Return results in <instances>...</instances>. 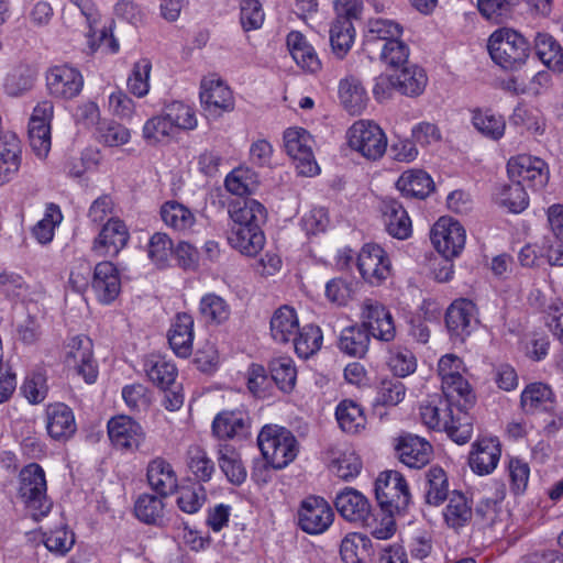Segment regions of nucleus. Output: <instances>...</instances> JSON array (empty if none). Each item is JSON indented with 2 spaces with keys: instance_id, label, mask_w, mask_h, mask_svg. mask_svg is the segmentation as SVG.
I'll use <instances>...</instances> for the list:
<instances>
[{
  "instance_id": "f257e3e1",
  "label": "nucleus",
  "mask_w": 563,
  "mask_h": 563,
  "mask_svg": "<svg viewBox=\"0 0 563 563\" xmlns=\"http://www.w3.org/2000/svg\"><path fill=\"white\" fill-rule=\"evenodd\" d=\"M257 444L265 461L276 470L291 463L298 453L295 435L284 427L266 424L257 437Z\"/></svg>"
},
{
  "instance_id": "f03ea898",
  "label": "nucleus",
  "mask_w": 563,
  "mask_h": 563,
  "mask_svg": "<svg viewBox=\"0 0 563 563\" xmlns=\"http://www.w3.org/2000/svg\"><path fill=\"white\" fill-rule=\"evenodd\" d=\"M20 496L34 520H40L49 514L53 504L47 497L45 471L41 465L31 463L21 470Z\"/></svg>"
},
{
  "instance_id": "7ed1b4c3",
  "label": "nucleus",
  "mask_w": 563,
  "mask_h": 563,
  "mask_svg": "<svg viewBox=\"0 0 563 563\" xmlns=\"http://www.w3.org/2000/svg\"><path fill=\"white\" fill-rule=\"evenodd\" d=\"M487 48L492 59L505 69L521 67L530 52L527 40L511 29L495 31L488 40Z\"/></svg>"
},
{
  "instance_id": "20e7f679",
  "label": "nucleus",
  "mask_w": 563,
  "mask_h": 563,
  "mask_svg": "<svg viewBox=\"0 0 563 563\" xmlns=\"http://www.w3.org/2000/svg\"><path fill=\"white\" fill-rule=\"evenodd\" d=\"M424 426L434 431H445L457 444L466 443L473 432L471 418L464 413L455 419L446 400H440L439 405L424 406Z\"/></svg>"
},
{
  "instance_id": "39448f33",
  "label": "nucleus",
  "mask_w": 563,
  "mask_h": 563,
  "mask_svg": "<svg viewBox=\"0 0 563 563\" xmlns=\"http://www.w3.org/2000/svg\"><path fill=\"white\" fill-rule=\"evenodd\" d=\"M347 144L369 161L379 159L386 152L387 137L383 129L373 121L358 120L346 132Z\"/></svg>"
},
{
  "instance_id": "423d86ee",
  "label": "nucleus",
  "mask_w": 563,
  "mask_h": 563,
  "mask_svg": "<svg viewBox=\"0 0 563 563\" xmlns=\"http://www.w3.org/2000/svg\"><path fill=\"white\" fill-rule=\"evenodd\" d=\"M375 495L382 510L401 512L410 503L404 476L397 471L382 472L375 482Z\"/></svg>"
},
{
  "instance_id": "0eeeda50",
  "label": "nucleus",
  "mask_w": 563,
  "mask_h": 563,
  "mask_svg": "<svg viewBox=\"0 0 563 563\" xmlns=\"http://www.w3.org/2000/svg\"><path fill=\"white\" fill-rule=\"evenodd\" d=\"M312 145V136L302 128H288L284 132L285 151L295 161L300 175L314 176L319 174L320 168L314 159Z\"/></svg>"
},
{
  "instance_id": "6e6552de",
  "label": "nucleus",
  "mask_w": 563,
  "mask_h": 563,
  "mask_svg": "<svg viewBox=\"0 0 563 563\" xmlns=\"http://www.w3.org/2000/svg\"><path fill=\"white\" fill-rule=\"evenodd\" d=\"M333 521L334 511L324 498L308 496L301 500L297 510V525L307 534H322Z\"/></svg>"
},
{
  "instance_id": "1a4fd4ad",
  "label": "nucleus",
  "mask_w": 563,
  "mask_h": 563,
  "mask_svg": "<svg viewBox=\"0 0 563 563\" xmlns=\"http://www.w3.org/2000/svg\"><path fill=\"white\" fill-rule=\"evenodd\" d=\"M54 117V106L49 100L38 102L29 121V140L35 155L45 158L52 146L51 123Z\"/></svg>"
},
{
  "instance_id": "9d476101",
  "label": "nucleus",
  "mask_w": 563,
  "mask_h": 563,
  "mask_svg": "<svg viewBox=\"0 0 563 563\" xmlns=\"http://www.w3.org/2000/svg\"><path fill=\"white\" fill-rule=\"evenodd\" d=\"M65 363L87 384H93L98 377V365L93 358L92 341L86 335H76L66 344Z\"/></svg>"
},
{
  "instance_id": "9b49d317",
  "label": "nucleus",
  "mask_w": 563,
  "mask_h": 563,
  "mask_svg": "<svg viewBox=\"0 0 563 563\" xmlns=\"http://www.w3.org/2000/svg\"><path fill=\"white\" fill-rule=\"evenodd\" d=\"M430 240L439 254L456 257L465 246L466 234L459 221L441 217L431 229Z\"/></svg>"
},
{
  "instance_id": "f8f14e48",
  "label": "nucleus",
  "mask_w": 563,
  "mask_h": 563,
  "mask_svg": "<svg viewBox=\"0 0 563 563\" xmlns=\"http://www.w3.org/2000/svg\"><path fill=\"white\" fill-rule=\"evenodd\" d=\"M445 325L454 342L463 343L477 328V307L465 298L454 300L445 313Z\"/></svg>"
},
{
  "instance_id": "ddd939ff",
  "label": "nucleus",
  "mask_w": 563,
  "mask_h": 563,
  "mask_svg": "<svg viewBox=\"0 0 563 563\" xmlns=\"http://www.w3.org/2000/svg\"><path fill=\"white\" fill-rule=\"evenodd\" d=\"M357 268L365 282L378 286L391 275V262L378 244L367 243L358 253Z\"/></svg>"
},
{
  "instance_id": "4468645a",
  "label": "nucleus",
  "mask_w": 563,
  "mask_h": 563,
  "mask_svg": "<svg viewBox=\"0 0 563 563\" xmlns=\"http://www.w3.org/2000/svg\"><path fill=\"white\" fill-rule=\"evenodd\" d=\"M362 325L368 335L376 340L390 342L396 336L394 318L380 302L366 299L361 308Z\"/></svg>"
},
{
  "instance_id": "2eb2a0df",
  "label": "nucleus",
  "mask_w": 563,
  "mask_h": 563,
  "mask_svg": "<svg viewBox=\"0 0 563 563\" xmlns=\"http://www.w3.org/2000/svg\"><path fill=\"white\" fill-rule=\"evenodd\" d=\"M201 106L210 115H221L234 110L235 100L230 87L219 77H205L200 84Z\"/></svg>"
},
{
  "instance_id": "dca6fc26",
  "label": "nucleus",
  "mask_w": 563,
  "mask_h": 563,
  "mask_svg": "<svg viewBox=\"0 0 563 563\" xmlns=\"http://www.w3.org/2000/svg\"><path fill=\"white\" fill-rule=\"evenodd\" d=\"M507 172L510 180H518L534 190L543 188L549 180L547 163L530 155H518L509 159Z\"/></svg>"
},
{
  "instance_id": "f3484780",
  "label": "nucleus",
  "mask_w": 563,
  "mask_h": 563,
  "mask_svg": "<svg viewBox=\"0 0 563 563\" xmlns=\"http://www.w3.org/2000/svg\"><path fill=\"white\" fill-rule=\"evenodd\" d=\"M46 86L54 98L69 100L77 97L84 88L81 73L69 65H56L46 73Z\"/></svg>"
},
{
  "instance_id": "a211bd4d",
  "label": "nucleus",
  "mask_w": 563,
  "mask_h": 563,
  "mask_svg": "<svg viewBox=\"0 0 563 563\" xmlns=\"http://www.w3.org/2000/svg\"><path fill=\"white\" fill-rule=\"evenodd\" d=\"M252 420L244 408L225 409L213 418L212 434L219 440H242L251 433Z\"/></svg>"
},
{
  "instance_id": "6ab92c4d",
  "label": "nucleus",
  "mask_w": 563,
  "mask_h": 563,
  "mask_svg": "<svg viewBox=\"0 0 563 563\" xmlns=\"http://www.w3.org/2000/svg\"><path fill=\"white\" fill-rule=\"evenodd\" d=\"M130 240L125 223L119 218L110 217L98 236L93 240L91 251L98 257H114Z\"/></svg>"
},
{
  "instance_id": "aec40b11",
  "label": "nucleus",
  "mask_w": 563,
  "mask_h": 563,
  "mask_svg": "<svg viewBox=\"0 0 563 563\" xmlns=\"http://www.w3.org/2000/svg\"><path fill=\"white\" fill-rule=\"evenodd\" d=\"M108 435L112 444L125 451L137 450L145 439L142 426L129 416L120 415L108 421Z\"/></svg>"
},
{
  "instance_id": "412c9836",
  "label": "nucleus",
  "mask_w": 563,
  "mask_h": 563,
  "mask_svg": "<svg viewBox=\"0 0 563 563\" xmlns=\"http://www.w3.org/2000/svg\"><path fill=\"white\" fill-rule=\"evenodd\" d=\"M91 287L100 303H112L121 292V277L117 266L108 261L98 263L93 269Z\"/></svg>"
},
{
  "instance_id": "4be33fe9",
  "label": "nucleus",
  "mask_w": 563,
  "mask_h": 563,
  "mask_svg": "<svg viewBox=\"0 0 563 563\" xmlns=\"http://www.w3.org/2000/svg\"><path fill=\"white\" fill-rule=\"evenodd\" d=\"M45 428L47 434L56 441H66L70 439L77 424L73 409L64 402H54L46 406Z\"/></svg>"
},
{
  "instance_id": "5701e85b",
  "label": "nucleus",
  "mask_w": 563,
  "mask_h": 563,
  "mask_svg": "<svg viewBox=\"0 0 563 563\" xmlns=\"http://www.w3.org/2000/svg\"><path fill=\"white\" fill-rule=\"evenodd\" d=\"M379 210L382 221L389 235L398 240H406L411 235V220L399 201L390 197L383 198Z\"/></svg>"
},
{
  "instance_id": "b1692460",
  "label": "nucleus",
  "mask_w": 563,
  "mask_h": 563,
  "mask_svg": "<svg viewBox=\"0 0 563 563\" xmlns=\"http://www.w3.org/2000/svg\"><path fill=\"white\" fill-rule=\"evenodd\" d=\"M334 506L340 516L349 522L362 526L371 512L368 499L358 490L346 487L338 493Z\"/></svg>"
},
{
  "instance_id": "393cba45",
  "label": "nucleus",
  "mask_w": 563,
  "mask_h": 563,
  "mask_svg": "<svg viewBox=\"0 0 563 563\" xmlns=\"http://www.w3.org/2000/svg\"><path fill=\"white\" fill-rule=\"evenodd\" d=\"M402 26L389 19H369L364 35L363 48L371 58L375 55L384 42H391L400 38Z\"/></svg>"
},
{
  "instance_id": "a878e982",
  "label": "nucleus",
  "mask_w": 563,
  "mask_h": 563,
  "mask_svg": "<svg viewBox=\"0 0 563 563\" xmlns=\"http://www.w3.org/2000/svg\"><path fill=\"white\" fill-rule=\"evenodd\" d=\"M228 212L231 228H261L266 220L265 207L254 199L238 198L229 202Z\"/></svg>"
},
{
  "instance_id": "bb28decb",
  "label": "nucleus",
  "mask_w": 563,
  "mask_h": 563,
  "mask_svg": "<svg viewBox=\"0 0 563 563\" xmlns=\"http://www.w3.org/2000/svg\"><path fill=\"white\" fill-rule=\"evenodd\" d=\"M22 148L16 134L8 131L0 136V185L11 181L19 173Z\"/></svg>"
},
{
  "instance_id": "cd10ccee",
  "label": "nucleus",
  "mask_w": 563,
  "mask_h": 563,
  "mask_svg": "<svg viewBox=\"0 0 563 563\" xmlns=\"http://www.w3.org/2000/svg\"><path fill=\"white\" fill-rule=\"evenodd\" d=\"M500 444L496 439H481L473 444L468 464L478 475L489 474L500 459Z\"/></svg>"
},
{
  "instance_id": "c85d7f7f",
  "label": "nucleus",
  "mask_w": 563,
  "mask_h": 563,
  "mask_svg": "<svg viewBox=\"0 0 563 563\" xmlns=\"http://www.w3.org/2000/svg\"><path fill=\"white\" fill-rule=\"evenodd\" d=\"M194 319L190 314L177 313L168 331V343L179 357H188L192 352Z\"/></svg>"
},
{
  "instance_id": "c756f323",
  "label": "nucleus",
  "mask_w": 563,
  "mask_h": 563,
  "mask_svg": "<svg viewBox=\"0 0 563 563\" xmlns=\"http://www.w3.org/2000/svg\"><path fill=\"white\" fill-rule=\"evenodd\" d=\"M147 379L161 389L169 388L176 380L178 371L173 361L161 354H150L143 361Z\"/></svg>"
},
{
  "instance_id": "7c9ffc66",
  "label": "nucleus",
  "mask_w": 563,
  "mask_h": 563,
  "mask_svg": "<svg viewBox=\"0 0 563 563\" xmlns=\"http://www.w3.org/2000/svg\"><path fill=\"white\" fill-rule=\"evenodd\" d=\"M288 51L296 64L308 73H317L321 69V62L306 36L298 32L291 31L286 38Z\"/></svg>"
},
{
  "instance_id": "2f4dec72",
  "label": "nucleus",
  "mask_w": 563,
  "mask_h": 563,
  "mask_svg": "<svg viewBox=\"0 0 563 563\" xmlns=\"http://www.w3.org/2000/svg\"><path fill=\"white\" fill-rule=\"evenodd\" d=\"M271 335L277 343H288L299 332V319L290 306L276 309L271 318Z\"/></svg>"
},
{
  "instance_id": "473e14b6",
  "label": "nucleus",
  "mask_w": 563,
  "mask_h": 563,
  "mask_svg": "<svg viewBox=\"0 0 563 563\" xmlns=\"http://www.w3.org/2000/svg\"><path fill=\"white\" fill-rule=\"evenodd\" d=\"M146 477L150 486L161 496H167L177 488V475L163 457H156L148 463Z\"/></svg>"
},
{
  "instance_id": "72a5a7b5",
  "label": "nucleus",
  "mask_w": 563,
  "mask_h": 563,
  "mask_svg": "<svg viewBox=\"0 0 563 563\" xmlns=\"http://www.w3.org/2000/svg\"><path fill=\"white\" fill-rule=\"evenodd\" d=\"M229 244L246 256H255L265 244V235L262 228H231Z\"/></svg>"
},
{
  "instance_id": "f704fd0d",
  "label": "nucleus",
  "mask_w": 563,
  "mask_h": 563,
  "mask_svg": "<svg viewBox=\"0 0 563 563\" xmlns=\"http://www.w3.org/2000/svg\"><path fill=\"white\" fill-rule=\"evenodd\" d=\"M161 218L172 230L187 234L196 224L195 213L185 205L170 200L161 207Z\"/></svg>"
},
{
  "instance_id": "c9c22d12",
  "label": "nucleus",
  "mask_w": 563,
  "mask_h": 563,
  "mask_svg": "<svg viewBox=\"0 0 563 563\" xmlns=\"http://www.w3.org/2000/svg\"><path fill=\"white\" fill-rule=\"evenodd\" d=\"M339 98L343 107L352 114H360L366 108L368 101L365 88L354 76L341 79Z\"/></svg>"
},
{
  "instance_id": "e433bc0d",
  "label": "nucleus",
  "mask_w": 563,
  "mask_h": 563,
  "mask_svg": "<svg viewBox=\"0 0 563 563\" xmlns=\"http://www.w3.org/2000/svg\"><path fill=\"white\" fill-rule=\"evenodd\" d=\"M443 517L445 523L452 529L466 526L473 518L472 503L460 490H452Z\"/></svg>"
},
{
  "instance_id": "4c0bfd02",
  "label": "nucleus",
  "mask_w": 563,
  "mask_h": 563,
  "mask_svg": "<svg viewBox=\"0 0 563 563\" xmlns=\"http://www.w3.org/2000/svg\"><path fill=\"white\" fill-rule=\"evenodd\" d=\"M219 467L233 485H241L245 482L247 472L242 462L240 453L229 444H219L218 448Z\"/></svg>"
},
{
  "instance_id": "58836bf2",
  "label": "nucleus",
  "mask_w": 563,
  "mask_h": 563,
  "mask_svg": "<svg viewBox=\"0 0 563 563\" xmlns=\"http://www.w3.org/2000/svg\"><path fill=\"white\" fill-rule=\"evenodd\" d=\"M424 477V503L431 506L442 505L451 495L446 472L440 466H431Z\"/></svg>"
},
{
  "instance_id": "ea45409f",
  "label": "nucleus",
  "mask_w": 563,
  "mask_h": 563,
  "mask_svg": "<svg viewBox=\"0 0 563 563\" xmlns=\"http://www.w3.org/2000/svg\"><path fill=\"white\" fill-rule=\"evenodd\" d=\"M176 135L163 111L147 119L142 128V139L150 146L166 145Z\"/></svg>"
},
{
  "instance_id": "a19ab883",
  "label": "nucleus",
  "mask_w": 563,
  "mask_h": 563,
  "mask_svg": "<svg viewBox=\"0 0 563 563\" xmlns=\"http://www.w3.org/2000/svg\"><path fill=\"white\" fill-rule=\"evenodd\" d=\"M82 19L87 27L100 24L101 15L92 0H69L62 9V18L68 26H75V18Z\"/></svg>"
},
{
  "instance_id": "79ce46f5",
  "label": "nucleus",
  "mask_w": 563,
  "mask_h": 563,
  "mask_svg": "<svg viewBox=\"0 0 563 563\" xmlns=\"http://www.w3.org/2000/svg\"><path fill=\"white\" fill-rule=\"evenodd\" d=\"M371 552V539L363 533H349L341 541L340 555L344 563H366Z\"/></svg>"
},
{
  "instance_id": "37998d69",
  "label": "nucleus",
  "mask_w": 563,
  "mask_h": 563,
  "mask_svg": "<svg viewBox=\"0 0 563 563\" xmlns=\"http://www.w3.org/2000/svg\"><path fill=\"white\" fill-rule=\"evenodd\" d=\"M199 314L209 325H220L231 316V307L227 300L213 292L206 294L199 301Z\"/></svg>"
},
{
  "instance_id": "c03bdc74",
  "label": "nucleus",
  "mask_w": 563,
  "mask_h": 563,
  "mask_svg": "<svg viewBox=\"0 0 563 563\" xmlns=\"http://www.w3.org/2000/svg\"><path fill=\"white\" fill-rule=\"evenodd\" d=\"M335 418L341 430L346 433H360L366 426V417L362 407L350 399L339 402L335 409Z\"/></svg>"
},
{
  "instance_id": "a18cd8bd",
  "label": "nucleus",
  "mask_w": 563,
  "mask_h": 563,
  "mask_svg": "<svg viewBox=\"0 0 563 563\" xmlns=\"http://www.w3.org/2000/svg\"><path fill=\"white\" fill-rule=\"evenodd\" d=\"M520 402L527 413H533L540 408L552 410L554 407V395L548 385L533 383L523 389Z\"/></svg>"
},
{
  "instance_id": "49530a36",
  "label": "nucleus",
  "mask_w": 563,
  "mask_h": 563,
  "mask_svg": "<svg viewBox=\"0 0 563 563\" xmlns=\"http://www.w3.org/2000/svg\"><path fill=\"white\" fill-rule=\"evenodd\" d=\"M162 111L176 134L181 131H192L198 125L196 110L183 101H172Z\"/></svg>"
},
{
  "instance_id": "de8ad7c7",
  "label": "nucleus",
  "mask_w": 563,
  "mask_h": 563,
  "mask_svg": "<svg viewBox=\"0 0 563 563\" xmlns=\"http://www.w3.org/2000/svg\"><path fill=\"white\" fill-rule=\"evenodd\" d=\"M369 335L363 325H351L342 330L339 339V349L353 357H363L369 345Z\"/></svg>"
},
{
  "instance_id": "09e8293b",
  "label": "nucleus",
  "mask_w": 563,
  "mask_h": 563,
  "mask_svg": "<svg viewBox=\"0 0 563 563\" xmlns=\"http://www.w3.org/2000/svg\"><path fill=\"white\" fill-rule=\"evenodd\" d=\"M534 49L539 59L554 71L563 70V52L553 36L539 33L534 40Z\"/></svg>"
},
{
  "instance_id": "8fccbe9b",
  "label": "nucleus",
  "mask_w": 563,
  "mask_h": 563,
  "mask_svg": "<svg viewBox=\"0 0 563 563\" xmlns=\"http://www.w3.org/2000/svg\"><path fill=\"white\" fill-rule=\"evenodd\" d=\"M164 496L142 494L135 501L134 514L139 520L147 525L161 526L164 520Z\"/></svg>"
},
{
  "instance_id": "3c124183",
  "label": "nucleus",
  "mask_w": 563,
  "mask_h": 563,
  "mask_svg": "<svg viewBox=\"0 0 563 563\" xmlns=\"http://www.w3.org/2000/svg\"><path fill=\"white\" fill-rule=\"evenodd\" d=\"M269 373L272 379L282 391L289 393L294 389L297 379V369L291 357H274L269 362Z\"/></svg>"
},
{
  "instance_id": "603ef678",
  "label": "nucleus",
  "mask_w": 563,
  "mask_h": 563,
  "mask_svg": "<svg viewBox=\"0 0 563 563\" xmlns=\"http://www.w3.org/2000/svg\"><path fill=\"white\" fill-rule=\"evenodd\" d=\"M395 451L399 461L410 468L422 465V439L411 434L400 435L395 440Z\"/></svg>"
},
{
  "instance_id": "864d4df0",
  "label": "nucleus",
  "mask_w": 563,
  "mask_h": 563,
  "mask_svg": "<svg viewBox=\"0 0 563 563\" xmlns=\"http://www.w3.org/2000/svg\"><path fill=\"white\" fill-rule=\"evenodd\" d=\"M355 37V29L349 19H335L330 29V43L333 53L343 58L351 49Z\"/></svg>"
},
{
  "instance_id": "5fc2aeb1",
  "label": "nucleus",
  "mask_w": 563,
  "mask_h": 563,
  "mask_svg": "<svg viewBox=\"0 0 563 563\" xmlns=\"http://www.w3.org/2000/svg\"><path fill=\"white\" fill-rule=\"evenodd\" d=\"M291 341L297 355L301 358H308L321 349L323 335L318 325L307 324L301 329L299 328V332Z\"/></svg>"
},
{
  "instance_id": "6e6d98bb",
  "label": "nucleus",
  "mask_w": 563,
  "mask_h": 563,
  "mask_svg": "<svg viewBox=\"0 0 563 563\" xmlns=\"http://www.w3.org/2000/svg\"><path fill=\"white\" fill-rule=\"evenodd\" d=\"M63 213L55 203H48L45 208L43 218L33 227L32 235L41 244L49 243L55 233V229L62 223Z\"/></svg>"
},
{
  "instance_id": "4d7b16f0",
  "label": "nucleus",
  "mask_w": 563,
  "mask_h": 563,
  "mask_svg": "<svg viewBox=\"0 0 563 563\" xmlns=\"http://www.w3.org/2000/svg\"><path fill=\"white\" fill-rule=\"evenodd\" d=\"M151 71L152 62L148 58L143 57L134 63L126 80L128 89L133 96L143 98L148 93Z\"/></svg>"
},
{
  "instance_id": "13d9d810",
  "label": "nucleus",
  "mask_w": 563,
  "mask_h": 563,
  "mask_svg": "<svg viewBox=\"0 0 563 563\" xmlns=\"http://www.w3.org/2000/svg\"><path fill=\"white\" fill-rule=\"evenodd\" d=\"M187 466L194 476L200 482H208L214 473V463L208 456L205 449L192 445L187 451Z\"/></svg>"
},
{
  "instance_id": "bf43d9fd",
  "label": "nucleus",
  "mask_w": 563,
  "mask_h": 563,
  "mask_svg": "<svg viewBox=\"0 0 563 563\" xmlns=\"http://www.w3.org/2000/svg\"><path fill=\"white\" fill-rule=\"evenodd\" d=\"M174 253V244L167 233H154L147 243V255L153 264L163 268L167 265Z\"/></svg>"
},
{
  "instance_id": "052dcab7",
  "label": "nucleus",
  "mask_w": 563,
  "mask_h": 563,
  "mask_svg": "<svg viewBox=\"0 0 563 563\" xmlns=\"http://www.w3.org/2000/svg\"><path fill=\"white\" fill-rule=\"evenodd\" d=\"M396 512L384 511L373 514L372 511L363 522L362 527L366 528L371 534L378 540H387L391 538L396 531L395 516Z\"/></svg>"
},
{
  "instance_id": "680f3d73",
  "label": "nucleus",
  "mask_w": 563,
  "mask_h": 563,
  "mask_svg": "<svg viewBox=\"0 0 563 563\" xmlns=\"http://www.w3.org/2000/svg\"><path fill=\"white\" fill-rule=\"evenodd\" d=\"M97 140L106 146H122L130 142L131 131L115 121L101 122L97 128Z\"/></svg>"
},
{
  "instance_id": "e2e57ef3",
  "label": "nucleus",
  "mask_w": 563,
  "mask_h": 563,
  "mask_svg": "<svg viewBox=\"0 0 563 563\" xmlns=\"http://www.w3.org/2000/svg\"><path fill=\"white\" fill-rule=\"evenodd\" d=\"M35 71L29 66H18L5 77L4 90L8 95L16 97L33 87Z\"/></svg>"
},
{
  "instance_id": "0e129e2a",
  "label": "nucleus",
  "mask_w": 563,
  "mask_h": 563,
  "mask_svg": "<svg viewBox=\"0 0 563 563\" xmlns=\"http://www.w3.org/2000/svg\"><path fill=\"white\" fill-rule=\"evenodd\" d=\"M43 542L49 552L65 555L75 544V534L66 526H60L43 533Z\"/></svg>"
},
{
  "instance_id": "69168bd1",
  "label": "nucleus",
  "mask_w": 563,
  "mask_h": 563,
  "mask_svg": "<svg viewBox=\"0 0 563 563\" xmlns=\"http://www.w3.org/2000/svg\"><path fill=\"white\" fill-rule=\"evenodd\" d=\"M500 203L514 213L523 211L529 205V198L522 184L511 180L505 185L499 194Z\"/></svg>"
},
{
  "instance_id": "338daca9",
  "label": "nucleus",
  "mask_w": 563,
  "mask_h": 563,
  "mask_svg": "<svg viewBox=\"0 0 563 563\" xmlns=\"http://www.w3.org/2000/svg\"><path fill=\"white\" fill-rule=\"evenodd\" d=\"M21 391L32 405H37L44 401L48 391L46 376L44 373L41 371L30 373L21 386Z\"/></svg>"
},
{
  "instance_id": "774afa93",
  "label": "nucleus",
  "mask_w": 563,
  "mask_h": 563,
  "mask_svg": "<svg viewBox=\"0 0 563 563\" xmlns=\"http://www.w3.org/2000/svg\"><path fill=\"white\" fill-rule=\"evenodd\" d=\"M122 398L131 411L144 412L152 405V393L142 384L126 385L122 389Z\"/></svg>"
}]
</instances>
